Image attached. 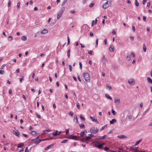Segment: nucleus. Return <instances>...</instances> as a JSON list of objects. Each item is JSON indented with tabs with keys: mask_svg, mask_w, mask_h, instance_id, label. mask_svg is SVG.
<instances>
[{
	"mask_svg": "<svg viewBox=\"0 0 152 152\" xmlns=\"http://www.w3.org/2000/svg\"><path fill=\"white\" fill-rule=\"evenodd\" d=\"M83 77L86 81H89L90 80V75L87 72H85L83 73Z\"/></svg>",
	"mask_w": 152,
	"mask_h": 152,
	"instance_id": "1",
	"label": "nucleus"
},
{
	"mask_svg": "<svg viewBox=\"0 0 152 152\" xmlns=\"http://www.w3.org/2000/svg\"><path fill=\"white\" fill-rule=\"evenodd\" d=\"M70 49H69L67 52V56L68 58L70 57Z\"/></svg>",
	"mask_w": 152,
	"mask_h": 152,
	"instance_id": "28",
	"label": "nucleus"
},
{
	"mask_svg": "<svg viewBox=\"0 0 152 152\" xmlns=\"http://www.w3.org/2000/svg\"><path fill=\"white\" fill-rule=\"evenodd\" d=\"M147 0H143L142 1V3L143 4H144L146 2Z\"/></svg>",
	"mask_w": 152,
	"mask_h": 152,
	"instance_id": "60",
	"label": "nucleus"
},
{
	"mask_svg": "<svg viewBox=\"0 0 152 152\" xmlns=\"http://www.w3.org/2000/svg\"><path fill=\"white\" fill-rule=\"evenodd\" d=\"M143 50L144 52H145L146 51V47L145 44H143Z\"/></svg>",
	"mask_w": 152,
	"mask_h": 152,
	"instance_id": "30",
	"label": "nucleus"
},
{
	"mask_svg": "<svg viewBox=\"0 0 152 152\" xmlns=\"http://www.w3.org/2000/svg\"><path fill=\"white\" fill-rule=\"evenodd\" d=\"M79 65L80 68L81 69L82 68V64L80 62H79Z\"/></svg>",
	"mask_w": 152,
	"mask_h": 152,
	"instance_id": "55",
	"label": "nucleus"
},
{
	"mask_svg": "<svg viewBox=\"0 0 152 152\" xmlns=\"http://www.w3.org/2000/svg\"><path fill=\"white\" fill-rule=\"evenodd\" d=\"M6 66V64H3V65L1 67L0 69H4V67Z\"/></svg>",
	"mask_w": 152,
	"mask_h": 152,
	"instance_id": "42",
	"label": "nucleus"
},
{
	"mask_svg": "<svg viewBox=\"0 0 152 152\" xmlns=\"http://www.w3.org/2000/svg\"><path fill=\"white\" fill-rule=\"evenodd\" d=\"M88 135H89V136H90V137H91V138L93 137H94V134H88Z\"/></svg>",
	"mask_w": 152,
	"mask_h": 152,
	"instance_id": "51",
	"label": "nucleus"
},
{
	"mask_svg": "<svg viewBox=\"0 0 152 152\" xmlns=\"http://www.w3.org/2000/svg\"><path fill=\"white\" fill-rule=\"evenodd\" d=\"M94 3H91V4H90V5H89V7H90V8H91V7H93V6H94Z\"/></svg>",
	"mask_w": 152,
	"mask_h": 152,
	"instance_id": "45",
	"label": "nucleus"
},
{
	"mask_svg": "<svg viewBox=\"0 0 152 152\" xmlns=\"http://www.w3.org/2000/svg\"><path fill=\"white\" fill-rule=\"evenodd\" d=\"M117 137L120 139L126 138L127 137L126 136H125L124 135H121L118 136Z\"/></svg>",
	"mask_w": 152,
	"mask_h": 152,
	"instance_id": "13",
	"label": "nucleus"
},
{
	"mask_svg": "<svg viewBox=\"0 0 152 152\" xmlns=\"http://www.w3.org/2000/svg\"><path fill=\"white\" fill-rule=\"evenodd\" d=\"M69 69L70 72H71L72 71V66L71 65H69Z\"/></svg>",
	"mask_w": 152,
	"mask_h": 152,
	"instance_id": "48",
	"label": "nucleus"
},
{
	"mask_svg": "<svg viewBox=\"0 0 152 152\" xmlns=\"http://www.w3.org/2000/svg\"><path fill=\"white\" fill-rule=\"evenodd\" d=\"M79 125L80 128L84 129L85 128V125L84 124H79Z\"/></svg>",
	"mask_w": 152,
	"mask_h": 152,
	"instance_id": "26",
	"label": "nucleus"
},
{
	"mask_svg": "<svg viewBox=\"0 0 152 152\" xmlns=\"http://www.w3.org/2000/svg\"><path fill=\"white\" fill-rule=\"evenodd\" d=\"M4 73V71L3 70H0V74L3 75Z\"/></svg>",
	"mask_w": 152,
	"mask_h": 152,
	"instance_id": "40",
	"label": "nucleus"
},
{
	"mask_svg": "<svg viewBox=\"0 0 152 152\" xmlns=\"http://www.w3.org/2000/svg\"><path fill=\"white\" fill-rule=\"evenodd\" d=\"M131 58V55H128L126 56V59L128 61L130 60Z\"/></svg>",
	"mask_w": 152,
	"mask_h": 152,
	"instance_id": "18",
	"label": "nucleus"
},
{
	"mask_svg": "<svg viewBox=\"0 0 152 152\" xmlns=\"http://www.w3.org/2000/svg\"><path fill=\"white\" fill-rule=\"evenodd\" d=\"M67 0H64L62 3V6H63L67 2Z\"/></svg>",
	"mask_w": 152,
	"mask_h": 152,
	"instance_id": "46",
	"label": "nucleus"
},
{
	"mask_svg": "<svg viewBox=\"0 0 152 152\" xmlns=\"http://www.w3.org/2000/svg\"><path fill=\"white\" fill-rule=\"evenodd\" d=\"M102 60L104 61V62H106L107 61L106 58L104 57V55L103 56L102 58Z\"/></svg>",
	"mask_w": 152,
	"mask_h": 152,
	"instance_id": "38",
	"label": "nucleus"
},
{
	"mask_svg": "<svg viewBox=\"0 0 152 152\" xmlns=\"http://www.w3.org/2000/svg\"><path fill=\"white\" fill-rule=\"evenodd\" d=\"M22 135L23 136H24V137L26 138H28V135H27L26 134H23Z\"/></svg>",
	"mask_w": 152,
	"mask_h": 152,
	"instance_id": "54",
	"label": "nucleus"
},
{
	"mask_svg": "<svg viewBox=\"0 0 152 152\" xmlns=\"http://www.w3.org/2000/svg\"><path fill=\"white\" fill-rule=\"evenodd\" d=\"M80 135L81 137H83L85 135L84 132H81L80 133Z\"/></svg>",
	"mask_w": 152,
	"mask_h": 152,
	"instance_id": "31",
	"label": "nucleus"
},
{
	"mask_svg": "<svg viewBox=\"0 0 152 152\" xmlns=\"http://www.w3.org/2000/svg\"><path fill=\"white\" fill-rule=\"evenodd\" d=\"M137 39L138 40L140 41L141 40V37L140 35H138L137 37Z\"/></svg>",
	"mask_w": 152,
	"mask_h": 152,
	"instance_id": "41",
	"label": "nucleus"
},
{
	"mask_svg": "<svg viewBox=\"0 0 152 152\" xmlns=\"http://www.w3.org/2000/svg\"><path fill=\"white\" fill-rule=\"evenodd\" d=\"M68 141V140H63L61 141V143H65L66 142Z\"/></svg>",
	"mask_w": 152,
	"mask_h": 152,
	"instance_id": "37",
	"label": "nucleus"
},
{
	"mask_svg": "<svg viewBox=\"0 0 152 152\" xmlns=\"http://www.w3.org/2000/svg\"><path fill=\"white\" fill-rule=\"evenodd\" d=\"M90 118L93 121L97 122V123H99V122L94 117L90 116Z\"/></svg>",
	"mask_w": 152,
	"mask_h": 152,
	"instance_id": "10",
	"label": "nucleus"
},
{
	"mask_svg": "<svg viewBox=\"0 0 152 152\" xmlns=\"http://www.w3.org/2000/svg\"><path fill=\"white\" fill-rule=\"evenodd\" d=\"M89 34L91 37H93L94 35L93 33L92 32H90L89 33Z\"/></svg>",
	"mask_w": 152,
	"mask_h": 152,
	"instance_id": "59",
	"label": "nucleus"
},
{
	"mask_svg": "<svg viewBox=\"0 0 152 152\" xmlns=\"http://www.w3.org/2000/svg\"><path fill=\"white\" fill-rule=\"evenodd\" d=\"M48 32V31L47 30L44 29L41 31V33L42 34H44L47 33Z\"/></svg>",
	"mask_w": 152,
	"mask_h": 152,
	"instance_id": "12",
	"label": "nucleus"
},
{
	"mask_svg": "<svg viewBox=\"0 0 152 152\" xmlns=\"http://www.w3.org/2000/svg\"><path fill=\"white\" fill-rule=\"evenodd\" d=\"M107 87L109 88V90H110L112 89V87L111 85H109V84H107Z\"/></svg>",
	"mask_w": 152,
	"mask_h": 152,
	"instance_id": "39",
	"label": "nucleus"
},
{
	"mask_svg": "<svg viewBox=\"0 0 152 152\" xmlns=\"http://www.w3.org/2000/svg\"><path fill=\"white\" fill-rule=\"evenodd\" d=\"M112 112L113 115H115L116 114V113L113 109L112 110Z\"/></svg>",
	"mask_w": 152,
	"mask_h": 152,
	"instance_id": "33",
	"label": "nucleus"
},
{
	"mask_svg": "<svg viewBox=\"0 0 152 152\" xmlns=\"http://www.w3.org/2000/svg\"><path fill=\"white\" fill-rule=\"evenodd\" d=\"M53 145H54L53 144H52L50 145H49L48 146L45 148V150L46 151V150H48V149H49L52 146H53Z\"/></svg>",
	"mask_w": 152,
	"mask_h": 152,
	"instance_id": "15",
	"label": "nucleus"
},
{
	"mask_svg": "<svg viewBox=\"0 0 152 152\" xmlns=\"http://www.w3.org/2000/svg\"><path fill=\"white\" fill-rule=\"evenodd\" d=\"M114 100H115V103H120V99L119 98H118V99L115 98L114 99Z\"/></svg>",
	"mask_w": 152,
	"mask_h": 152,
	"instance_id": "14",
	"label": "nucleus"
},
{
	"mask_svg": "<svg viewBox=\"0 0 152 152\" xmlns=\"http://www.w3.org/2000/svg\"><path fill=\"white\" fill-rule=\"evenodd\" d=\"M147 80L148 82L151 83V81L152 80L149 77H148Z\"/></svg>",
	"mask_w": 152,
	"mask_h": 152,
	"instance_id": "32",
	"label": "nucleus"
},
{
	"mask_svg": "<svg viewBox=\"0 0 152 152\" xmlns=\"http://www.w3.org/2000/svg\"><path fill=\"white\" fill-rule=\"evenodd\" d=\"M129 83L131 85H133L134 84V80L133 79H129L128 80Z\"/></svg>",
	"mask_w": 152,
	"mask_h": 152,
	"instance_id": "5",
	"label": "nucleus"
},
{
	"mask_svg": "<svg viewBox=\"0 0 152 152\" xmlns=\"http://www.w3.org/2000/svg\"><path fill=\"white\" fill-rule=\"evenodd\" d=\"M20 2H18L17 4V8H20Z\"/></svg>",
	"mask_w": 152,
	"mask_h": 152,
	"instance_id": "44",
	"label": "nucleus"
},
{
	"mask_svg": "<svg viewBox=\"0 0 152 152\" xmlns=\"http://www.w3.org/2000/svg\"><path fill=\"white\" fill-rule=\"evenodd\" d=\"M70 12L72 14H74L75 12V11L74 10H71Z\"/></svg>",
	"mask_w": 152,
	"mask_h": 152,
	"instance_id": "63",
	"label": "nucleus"
},
{
	"mask_svg": "<svg viewBox=\"0 0 152 152\" xmlns=\"http://www.w3.org/2000/svg\"><path fill=\"white\" fill-rule=\"evenodd\" d=\"M39 136L37 137L35 139H34L31 140V142H30V144H32L33 143H34V142H35L36 141H39L38 140V139L39 138Z\"/></svg>",
	"mask_w": 152,
	"mask_h": 152,
	"instance_id": "9",
	"label": "nucleus"
},
{
	"mask_svg": "<svg viewBox=\"0 0 152 152\" xmlns=\"http://www.w3.org/2000/svg\"><path fill=\"white\" fill-rule=\"evenodd\" d=\"M36 115H37V117L38 118H41V117L40 116V115L39 114H38L37 113H36Z\"/></svg>",
	"mask_w": 152,
	"mask_h": 152,
	"instance_id": "52",
	"label": "nucleus"
},
{
	"mask_svg": "<svg viewBox=\"0 0 152 152\" xmlns=\"http://www.w3.org/2000/svg\"><path fill=\"white\" fill-rule=\"evenodd\" d=\"M68 138L69 139L77 140V136L75 135H71L70 136L68 137Z\"/></svg>",
	"mask_w": 152,
	"mask_h": 152,
	"instance_id": "6",
	"label": "nucleus"
},
{
	"mask_svg": "<svg viewBox=\"0 0 152 152\" xmlns=\"http://www.w3.org/2000/svg\"><path fill=\"white\" fill-rule=\"evenodd\" d=\"M69 115L71 116H72L73 115V113L71 111L70 112Z\"/></svg>",
	"mask_w": 152,
	"mask_h": 152,
	"instance_id": "57",
	"label": "nucleus"
},
{
	"mask_svg": "<svg viewBox=\"0 0 152 152\" xmlns=\"http://www.w3.org/2000/svg\"><path fill=\"white\" fill-rule=\"evenodd\" d=\"M81 141L83 142H86V140H85V138H83L81 139Z\"/></svg>",
	"mask_w": 152,
	"mask_h": 152,
	"instance_id": "47",
	"label": "nucleus"
},
{
	"mask_svg": "<svg viewBox=\"0 0 152 152\" xmlns=\"http://www.w3.org/2000/svg\"><path fill=\"white\" fill-rule=\"evenodd\" d=\"M107 137V136L106 135H104L103 136H101L99 137L101 139H103L104 138H106Z\"/></svg>",
	"mask_w": 152,
	"mask_h": 152,
	"instance_id": "29",
	"label": "nucleus"
},
{
	"mask_svg": "<svg viewBox=\"0 0 152 152\" xmlns=\"http://www.w3.org/2000/svg\"><path fill=\"white\" fill-rule=\"evenodd\" d=\"M21 39L23 41H25L27 40V38L26 36H23L21 37Z\"/></svg>",
	"mask_w": 152,
	"mask_h": 152,
	"instance_id": "20",
	"label": "nucleus"
},
{
	"mask_svg": "<svg viewBox=\"0 0 152 152\" xmlns=\"http://www.w3.org/2000/svg\"><path fill=\"white\" fill-rule=\"evenodd\" d=\"M12 133L17 137L19 136L20 134L19 131L16 129L13 130Z\"/></svg>",
	"mask_w": 152,
	"mask_h": 152,
	"instance_id": "4",
	"label": "nucleus"
},
{
	"mask_svg": "<svg viewBox=\"0 0 152 152\" xmlns=\"http://www.w3.org/2000/svg\"><path fill=\"white\" fill-rule=\"evenodd\" d=\"M36 132L35 131H32L30 132V134L32 135H34L36 134Z\"/></svg>",
	"mask_w": 152,
	"mask_h": 152,
	"instance_id": "35",
	"label": "nucleus"
},
{
	"mask_svg": "<svg viewBox=\"0 0 152 152\" xmlns=\"http://www.w3.org/2000/svg\"><path fill=\"white\" fill-rule=\"evenodd\" d=\"M105 96L106 97V98L108 99H109L110 100H112V98L108 94H105Z\"/></svg>",
	"mask_w": 152,
	"mask_h": 152,
	"instance_id": "21",
	"label": "nucleus"
},
{
	"mask_svg": "<svg viewBox=\"0 0 152 152\" xmlns=\"http://www.w3.org/2000/svg\"><path fill=\"white\" fill-rule=\"evenodd\" d=\"M135 5L136 6H138L139 4L138 3L137 0H135Z\"/></svg>",
	"mask_w": 152,
	"mask_h": 152,
	"instance_id": "34",
	"label": "nucleus"
},
{
	"mask_svg": "<svg viewBox=\"0 0 152 152\" xmlns=\"http://www.w3.org/2000/svg\"><path fill=\"white\" fill-rule=\"evenodd\" d=\"M58 131L57 130H56L55 132L52 133V135L54 136H56L58 135Z\"/></svg>",
	"mask_w": 152,
	"mask_h": 152,
	"instance_id": "25",
	"label": "nucleus"
},
{
	"mask_svg": "<svg viewBox=\"0 0 152 152\" xmlns=\"http://www.w3.org/2000/svg\"><path fill=\"white\" fill-rule=\"evenodd\" d=\"M85 140H86V142L91 139V137L90 136H86L85 137Z\"/></svg>",
	"mask_w": 152,
	"mask_h": 152,
	"instance_id": "19",
	"label": "nucleus"
},
{
	"mask_svg": "<svg viewBox=\"0 0 152 152\" xmlns=\"http://www.w3.org/2000/svg\"><path fill=\"white\" fill-rule=\"evenodd\" d=\"M114 50V46L113 45H110L109 48V50L110 52L113 51Z\"/></svg>",
	"mask_w": 152,
	"mask_h": 152,
	"instance_id": "11",
	"label": "nucleus"
},
{
	"mask_svg": "<svg viewBox=\"0 0 152 152\" xmlns=\"http://www.w3.org/2000/svg\"><path fill=\"white\" fill-rule=\"evenodd\" d=\"M24 145V144L23 143H20L18 144V148H21Z\"/></svg>",
	"mask_w": 152,
	"mask_h": 152,
	"instance_id": "24",
	"label": "nucleus"
},
{
	"mask_svg": "<svg viewBox=\"0 0 152 152\" xmlns=\"http://www.w3.org/2000/svg\"><path fill=\"white\" fill-rule=\"evenodd\" d=\"M74 121H76V123H78V119H77V115H75V116H74Z\"/></svg>",
	"mask_w": 152,
	"mask_h": 152,
	"instance_id": "22",
	"label": "nucleus"
},
{
	"mask_svg": "<svg viewBox=\"0 0 152 152\" xmlns=\"http://www.w3.org/2000/svg\"><path fill=\"white\" fill-rule=\"evenodd\" d=\"M69 129H67L66 130V134H69Z\"/></svg>",
	"mask_w": 152,
	"mask_h": 152,
	"instance_id": "50",
	"label": "nucleus"
},
{
	"mask_svg": "<svg viewBox=\"0 0 152 152\" xmlns=\"http://www.w3.org/2000/svg\"><path fill=\"white\" fill-rule=\"evenodd\" d=\"M99 131V129L96 128L95 129V128L94 127H91L90 130V132L91 134H96Z\"/></svg>",
	"mask_w": 152,
	"mask_h": 152,
	"instance_id": "3",
	"label": "nucleus"
},
{
	"mask_svg": "<svg viewBox=\"0 0 152 152\" xmlns=\"http://www.w3.org/2000/svg\"><path fill=\"white\" fill-rule=\"evenodd\" d=\"M80 119L81 120H82L83 121H85V118L83 117L81 115H80Z\"/></svg>",
	"mask_w": 152,
	"mask_h": 152,
	"instance_id": "36",
	"label": "nucleus"
},
{
	"mask_svg": "<svg viewBox=\"0 0 152 152\" xmlns=\"http://www.w3.org/2000/svg\"><path fill=\"white\" fill-rule=\"evenodd\" d=\"M98 39H97L96 40V46H97L98 44Z\"/></svg>",
	"mask_w": 152,
	"mask_h": 152,
	"instance_id": "56",
	"label": "nucleus"
},
{
	"mask_svg": "<svg viewBox=\"0 0 152 152\" xmlns=\"http://www.w3.org/2000/svg\"><path fill=\"white\" fill-rule=\"evenodd\" d=\"M108 1H106L105 3H104L102 6V8L103 9H106L109 6L108 4Z\"/></svg>",
	"mask_w": 152,
	"mask_h": 152,
	"instance_id": "7",
	"label": "nucleus"
},
{
	"mask_svg": "<svg viewBox=\"0 0 152 152\" xmlns=\"http://www.w3.org/2000/svg\"><path fill=\"white\" fill-rule=\"evenodd\" d=\"M93 146L94 147L97 148L99 149H101V150L103 149V146H102V145H101V144H99L98 145H94Z\"/></svg>",
	"mask_w": 152,
	"mask_h": 152,
	"instance_id": "8",
	"label": "nucleus"
},
{
	"mask_svg": "<svg viewBox=\"0 0 152 152\" xmlns=\"http://www.w3.org/2000/svg\"><path fill=\"white\" fill-rule=\"evenodd\" d=\"M104 151H106L107 152L109 150V148L108 147H105L104 149Z\"/></svg>",
	"mask_w": 152,
	"mask_h": 152,
	"instance_id": "27",
	"label": "nucleus"
},
{
	"mask_svg": "<svg viewBox=\"0 0 152 152\" xmlns=\"http://www.w3.org/2000/svg\"><path fill=\"white\" fill-rule=\"evenodd\" d=\"M77 107L79 109L80 108L79 104V103H77Z\"/></svg>",
	"mask_w": 152,
	"mask_h": 152,
	"instance_id": "61",
	"label": "nucleus"
},
{
	"mask_svg": "<svg viewBox=\"0 0 152 152\" xmlns=\"http://www.w3.org/2000/svg\"><path fill=\"white\" fill-rule=\"evenodd\" d=\"M142 140V139H140V140L137 141L135 143L134 146L135 145H138L139 143Z\"/></svg>",
	"mask_w": 152,
	"mask_h": 152,
	"instance_id": "23",
	"label": "nucleus"
},
{
	"mask_svg": "<svg viewBox=\"0 0 152 152\" xmlns=\"http://www.w3.org/2000/svg\"><path fill=\"white\" fill-rule=\"evenodd\" d=\"M23 76H22L21 78L20 79V83H21L22 81L23 80Z\"/></svg>",
	"mask_w": 152,
	"mask_h": 152,
	"instance_id": "49",
	"label": "nucleus"
},
{
	"mask_svg": "<svg viewBox=\"0 0 152 152\" xmlns=\"http://www.w3.org/2000/svg\"><path fill=\"white\" fill-rule=\"evenodd\" d=\"M45 140L44 139H39V141H36L35 142H34V143L36 144H38L41 141H43Z\"/></svg>",
	"mask_w": 152,
	"mask_h": 152,
	"instance_id": "16",
	"label": "nucleus"
},
{
	"mask_svg": "<svg viewBox=\"0 0 152 152\" xmlns=\"http://www.w3.org/2000/svg\"><path fill=\"white\" fill-rule=\"evenodd\" d=\"M117 20V18L116 17H115L113 19V22H115Z\"/></svg>",
	"mask_w": 152,
	"mask_h": 152,
	"instance_id": "62",
	"label": "nucleus"
},
{
	"mask_svg": "<svg viewBox=\"0 0 152 152\" xmlns=\"http://www.w3.org/2000/svg\"><path fill=\"white\" fill-rule=\"evenodd\" d=\"M132 29L133 31H134L135 30V27L134 26H132Z\"/></svg>",
	"mask_w": 152,
	"mask_h": 152,
	"instance_id": "58",
	"label": "nucleus"
},
{
	"mask_svg": "<svg viewBox=\"0 0 152 152\" xmlns=\"http://www.w3.org/2000/svg\"><path fill=\"white\" fill-rule=\"evenodd\" d=\"M134 152H145V151H139L138 150H137V151H134Z\"/></svg>",
	"mask_w": 152,
	"mask_h": 152,
	"instance_id": "64",
	"label": "nucleus"
},
{
	"mask_svg": "<svg viewBox=\"0 0 152 152\" xmlns=\"http://www.w3.org/2000/svg\"><path fill=\"white\" fill-rule=\"evenodd\" d=\"M65 10V7H62L60 10L59 12L58 13L57 16V19H59L61 16L63 12Z\"/></svg>",
	"mask_w": 152,
	"mask_h": 152,
	"instance_id": "2",
	"label": "nucleus"
},
{
	"mask_svg": "<svg viewBox=\"0 0 152 152\" xmlns=\"http://www.w3.org/2000/svg\"><path fill=\"white\" fill-rule=\"evenodd\" d=\"M106 126V125H105V126H103L102 127V128L101 129H100V130L101 131L102 130L104 129L105 128V126Z\"/></svg>",
	"mask_w": 152,
	"mask_h": 152,
	"instance_id": "53",
	"label": "nucleus"
},
{
	"mask_svg": "<svg viewBox=\"0 0 152 152\" xmlns=\"http://www.w3.org/2000/svg\"><path fill=\"white\" fill-rule=\"evenodd\" d=\"M132 115H129L128 116V118L129 120H131V119H132Z\"/></svg>",
	"mask_w": 152,
	"mask_h": 152,
	"instance_id": "43",
	"label": "nucleus"
},
{
	"mask_svg": "<svg viewBox=\"0 0 152 152\" xmlns=\"http://www.w3.org/2000/svg\"><path fill=\"white\" fill-rule=\"evenodd\" d=\"M116 122V120L115 119H113L110 121V124H113L114 123Z\"/></svg>",
	"mask_w": 152,
	"mask_h": 152,
	"instance_id": "17",
	"label": "nucleus"
}]
</instances>
